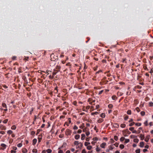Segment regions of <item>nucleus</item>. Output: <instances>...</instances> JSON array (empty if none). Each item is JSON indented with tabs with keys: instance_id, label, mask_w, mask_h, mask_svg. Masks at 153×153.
<instances>
[{
	"instance_id": "nucleus-1",
	"label": "nucleus",
	"mask_w": 153,
	"mask_h": 153,
	"mask_svg": "<svg viewBox=\"0 0 153 153\" xmlns=\"http://www.w3.org/2000/svg\"><path fill=\"white\" fill-rule=\"evenodd\" d=\"M71 133V131L69 129H67L65 131V134L67 135H70Z\"/></svg>"
},
{
	"instance_id": "nucleus-2",
	"label": "nucleus",
	"mask_w": 153,
	"mask_h": 153,
	"mask_svg": "<svg viewBox=\"0 0 153 153\" xmlns=\"http://www.w3.org/2000/svg\"><path fill=\"white\" fill-rule=\"evenodd\" d=\"M0 129L2 130H5L6 129V127L2 125H0Z\"/></svg>"
},
{
	"instance_id": "nucleus-3",
	"label": "nucleus",
	"mask_w": 153,
	"mask_h": 153,
	"mask_svg": "<svg viewBox=\"0 0 153 153\" xmlns=\"http://www.w3.org/2000/svg\"><path fill=\"white\" fill-rule=\"evenodd\" d=\"M1 146L3 147V148L1 149L3 150H4L6 149L7 146L4 143H2L1 145Z\"/></svg>"
},
{
	"instance_id": "nucleus-4",
	"label": "nucleus",
	"mask_w": 153,
	"mask_h": 153,
	"mask_svg": "<svg viewBox=\"0 0 153 153\" xmlns=\"http://www.w3.org/2000/svg\"><path fill=\"white\" fill-rule=\"evenodd\" d=\"M37 141V139H34L33 140L32 144L33 145H34L36 144Z\"/></svg>"
},
{
	"instance_id": "nucleus-5",
	"label": "nucleus",
	"mask_w": 153,
	"mask_h": 153,
	"mask_svg": "<svg viewBox=\"0 0 153 153\" xmlns=\"http://www.w3.org/2000/svg\"><path fill=\"white\" fill-rule=\"evenodd\" d=\"M53 71H53V76H54V75H56V74L59 71V70L57 71L56 70V69H55Z\"/></svg>"
},
{
	"instance_id": "nucleus-6",
	"label": "nucleus",
	"mask_w": 153,
	"mask_h": 153,
	"mask_svg": "<svg viewBox=\"0 0 153 153\" xmlns=\"http://www.w3.org/2000/svg\"><path fill=\"white\" fill-rule=\"evenodd\" d=\"M106 145V143H102L100 145V147L102 148H104L105 146Z\"/></svg>"
},
{
	"instance_id": "nucleus-7",
	"label": "nucleus",
	"mask_w": 153,
	"mask_h": 153,
	"mask_svg": "<svg viewBox=\"0 0 153 153\" xmlns=\"http://www.w3.org/2000/svg\"><path fill=\"white\" fill-rule=\"evenodd\" d=\"M149 137L150 136L149 135H148L146 137V138L145 139V141L147 142H148L149 141Z\"/></svg>"
},
{
	"instance_id": "nucleus-8",
	"label": "nucleus",
	"mask_w": 153,
	"mask_h": 153,
	"mask_svg": "<svg viewBox=\"0 0 153 153\" xmlns=\"http://www.w3.org/2000/svg\"><path fill=\"white\" fill-rule=\"evenodd\" d=\"M113 126L114 127L118 128L119 127V125L117 123H114L113 124Z\"/></svg>"
},
{
	"instance_id": "nucleus-9",
	"label": "nucleus",
	"mask_w": 153,
	"mask_h": 153,
	"mask_svg": "<svg viewBox=\"0 0 153 153\" xmlns=\"http://www.w3.org/2000/svg\"><path fill=\"white\" fill-rule=\"evenodd\" d=\"M104 120L102 118H100L97 120V122L99 123H101Z\"/></svg>"
},
{
	"instance_id": "nucleus-10",
	"label": "nucleus",
	"mask_w": 153,
	"mask_h": 153,
	"mask_svg": "<svg viewBox=\"0 0 153 153\" xmlns=\"http://www.w3.org/2000/svg\"><path fill=\"white\" fill-rule=\"evenodd\" d=\"M85 136L84 134H82L81 135V139L82 140H84L85 138Z\"/></svg>"
},
{
	"instance_id": "nucleus-11",
	"label": "nucleus",
	"mask_w": 153,
	"mask_h": 153,
	"mask_svg": "<svg viewBox=\"0 0 153 153\" xmlns=\"http://www.w3.org/2000/svg\"><path fill=\"white\" fill-rule=\"evenodd\" d=\"M144 143L143 142H141L140 143V146L141 147H143L144 146Z\"/></svg>"
},
{
	"instance_id": "nucleus-12",
	"label": "nucleus",
	"mask_w": 153,
	"mask_h": 153,
	"mask_svg": "<svg viewBox=\"0 0 153 153\" xmlns=\"http://www.w3.org/2000/svg\"><path fill=\"white\" fill-rule=\"evenodd\" d=\"M80 138V135L79 134H76L75 136V138L76 140H78Z\"/></svg>"
},
{
	"instance_id": "nucleus-13",
	"label": "nucleus",
	"mask_w": 153,
	"mask_h": 153,
	"mask_svg": "<svg viewBox=\"0 0 153 153\" xmlns=\"http://www.w3.org/2000/svg\"><path fill=\"white\" fill-rule=\"evenodd\" d=\"M2 107L3 108H7V106L6 104L5 103H2Z\"/></svg>"
},
{
	"instance_id": "nucleus-14",
	"label": "nucleus",
	"mask_w": 153,
	"mask_h": 153,
	"mask_svg": "<svg viewBox=\"0 0 153 153\" xmlns=\"http://www.w3.org/2000/svg\"><path fill=\"white\" fill-rule=\"evenodd\" d=\"M111 98H112V99L114 100H116L117 99V97L115 95H113V96H112Z\"/></svg>"
},
{
	"instance_id": "nucleus-15",
	"label": "nucleus",
	"mask_w": 153,
	"mask_h": 153,
	"mask_svg": "<svg viewBox=\"0 0 153 153\" xmlns=\"http://www.w3.org/2000/svg\"><path fill=\"white\" fill-rule=\"evenodd\" d=\"M140 139L141 140H143L144 138V135H143L142 134H140Z\"/></svg>"
},
{
	"instance_id": "nucleus-16",
	"label": "nucleus",
	"mask_w": 153,
	"mask_h": 153,
	"mask_svg": "<svg viewBox=\"0 0 153 153\" xmlns=\"http://www.w3.org/2000/svg\"><path fill=\"white\" fill-rule=\"evenodd\" d=\"M16 128V126L15 125H13L11 127V129L12 130H15Z\"/></svg>"
},
{
	"instance_id": "nucleus-17",
	"label": "nucleus",
	"mask_w": 153,
	"mask_h": 153,
	"mask_svg": "<svg viewBox=\"0 0 153 153\" xmlns=\"http://www.w3.org/2000/svg\"><path fill=\"white\" fill-rule=\"evenodd\" d=\"M27 152V150L26 149L24 148L22 149V152H23L24 153H25Z\"/></svg>"
},
{
	"instance_id": "nucleus-18",
	"label": "nucleus",
	"mask_w": 153,
	"mask_h": 153,
	"mask_svg": "<svg viewBox=\"0 0 153 153\" xmlns=\"http://www.w3.org/2000/svg\"><path fill=\"white\" fill-rule=\"evenodd\" d=\"M48 153H51L52 152V150L50 149H48L46 151Z\"/></svg>"
},
{
	"instance_id": "nucleus-19",
	"label": "nucleus",
	"mask_w": 153,
	"mask_h": 153,
	"mask_svg": "<svg viewBox=\"0 0 153 153\" xmlns=\"http://www.w3.org/2000/svg\"><path fill=\"white\" fill-rule=\"evenodd\" d=\"M149 106L150 107L153 106V102H150L149 104Z\"/></svg>"
},
{
	"instance_id": "nucleus-20",
	"label": "nucleus",
	"mask_w": 153,
	"mask_h": 153,
	"mask_svg": "<svg viewBox=\"0 0 153 153\" xmlns=\"http://www.w3.org/2000/svg\"><path fill=\"white\" fill-rule=\"evenodd\" d=\"M127 113L128 115H131V111L130 110H128L127 112Z\"/></svg>"
},
{
	"instance_id": "nucleus-21",
	"label": "nucleus",
	"mask_w": 153,
	"mask_h": 153,
	"mask_svg": "<svg viewBox=\"0 0 153 153\" xmlns=\"http://www.w3.org/2000/svg\"><path fill=\"white\" fill-rule=\"evenodd\" d=\"M105 114L104 113H102L100 115V117L103 118H104L105 117Z\"/></svg>"
},
{
	"instance_id": "nucleus-22",
	"label": "nucleus",
	"mask_w": 153,
	"mask_h": 153,
	"mask_svg": "<svg viewBox=\"0 0 153 153\" xmlns=\"http://www.w3.org/2000/svg\"><path fill=\"white\" fill-rule=\"evenodd\" d=\"M139 140L137 138L134 139V142L135 143H138L139 142Z\"/></svg>"
},
{
	"instance_id": "nucleus-23",
	"label": "nucleus",
	"mask_w": 153,
	"mask_h": 153,
	"mask_svg": "<svg viewBox=\"0 0 153 153\" xmlns=\"http://www.w3.org/2000/svg\"><path fill=\"white\" fill-rule=\"evenodd\" d=\"M108 107L109 108H112L113 107V105L112 104H109L108 105Z\"/></svg>"
},
{
	"instance_id": "nucleus-24",
	"label": "nucleus",
	"mask_w": 153,
	"mask_h": 153,
	"mask_svg": "<svg viewBox=\"0 0 153 153\" xmlns=\"http://www.w3.org/2000/svg\"><path fill=\"white\" fill-rule=\"evenodd\" d=\"M12 133H13V131L11 130H8L7 131V133L9 134H12Z\"/></svg>"
},
{
	"instance_id": "nucleus-25",
	"label": "nucleus",
	"mask_w": 153,
	"mask_h": 153,
	"mask_svg": "<svg viewBox=\"0 0 153 153\" xmlns=\"http://www.w3.org/2000/svg\"><path fill=\"white\" fill-rule=\"evenodd\" d=\"M125 126H126V124L124 123L120 125V127L122 128H124L125 127Z\"/></svg>"
},
{
	"instance_id": "nucleus-26",
	"label": "nucleus",
	"mask_w": 153,
	"mask_h": 153,
	"mask_svg": "<svg viewBox=\"0 0 153 153\" xmlns=\"http://www.w3.org/2000/svg\"><path fill=\"white\" fill-rule=\"evenodd\" d=\"M145 113L144 111H142L140 112V114L142 116H143L145 115Z\"/></svg>"
},
{
	"instance_id": "nucleus-27",
	"label": "nucleus",
	"mask_w": 153,
	"mask_h": 153,
	"mask_svg": "<svg viewBox=\"0 0 153 153\" xmlns=\"http://www.w3.org/2000/svg\"><path fill=\"white\" fill-rule=\"evenodd\" d=\"M22 143H20L17 144V146L19 147H20L22 146Z\"/></svg>"
},
{
	"instance_id": "nucleus-28",
	"label": "nucleus",
	"mask_w": 153,
	"mask_h": 153,
	"mask_svg": "<svg viewBox=\"0 0 153 153\" xmlns=\"http://www.w3.org/2000/svg\"><path fill=\"white\" fill-rule=\"evenodd\" d=\"M124 146L123 144H121L120 145V147L121 149H123L124 148Z\"/></svg>"
},
{
	"instance_id": "nucleus-29",
	"label": "nucleus",
	"mask_w": 153,
	"mask_h": 153,
	"mask_svg": "<svg viewBox=\"0 0 153 153\" xmlns=\"http://www.w3.org/2000/svg\"><path fill=\"white\" fill-rule=\"evenodd\" d=\"M140 149H138L136 150L135 152L136 153H140Z\"/></svg>"
},
{
	"instance_id": "nucleus-30",
	"label": "nucleus",
	"mask_w": 153,
	"mask_h": 153,
	"mask_svg": "<svg viewBox=\"0 0 153 153\" xmlns=\"http://www.w3.org/2000/svg\"><path fill=\"white\" fill-rule=\"evenodd\" d=\"M92 148V147L91 146H88L87 147V149L89 150H91Z\"/></svg>"
},
{
	"instance_id": "nucleus-31",
	"label": "nucleus",
	"mask_w": 153,
	"mask_h": 153,
	"mask_svg": "<svg viewBox=\"0 0 153 153\" xmlns=\"http://www.w3.org/2000/svg\"><path fill=\"white\" fill-rule=\"evenodd\" d=\"M125 138L124 137H122L120 139V140L121 141H123L125 140Z\"/></svg>"
},
{
	"instance_id": "nucleus-32",
	"label": "nucleus",
	"mask_w": 153,
	"mask_h": 153,
	"mask_svg": "<svg viewBox=\"0 0 153 153\" xmlns=\"http://www.w3.org/2000/svg\"><path fill=\"white\" fill-rule=\"evenodd\" d=\"M61 67L60 66L57 65L56 66V69H57V71H59V69H60Z\"/></svg>"
},
{
	"instance_id": "nucleus-33",
	"label": "nucleus",
	"mask_w": 153,
	"mask_h": 153,
	"mask_svg": "<svg viewBox=\"0 0 153 153\" xmlns=\"http://www.w3.org/2000/svg\"><path fill=\"white\" fill-rule=\"evenodd\" d=\"M135 125L136 126H140L141 125V123H136Z\"/></svg>"
},
{
	"instance_id": "nucleus-34",
	"label": "nucleus",
	"mask_w": 153,
	"mask_h": 153,
	"mask_svg": "<svg viewBox=\"0 0 153 153\" xmlns=\"http://www.w3.org/2000/svg\"><path fill=\"white\" fill-rule=\"evenodd\" d=\"M125 143H127L130 141V140L129 139H125Z\"/></svg>"
},
{
	"instance_id": "nucleus-35",
	"label": "nucleus",
	"mask_w": 153,
	"mask_h": 153,
	"mask_svg": "<svg viewBox=\"0 0 153 153\" xmlns=\"http://www.w3.org/2000/svg\"><path fill=\"white\" fill-rule=\"evenodd\" d=\"M128 116H127V115H125V117H124V120H127L128 119Z\"/></svg>"
},
{
	"instance_id": "nucleus-36",
	"label": "nucleus",
	"mask_w": 153,
	"mask_h": 153,
	"mask_svg": "<svg viewBox=\"0 0 153 153\" xmlns=\"http://www.w3.org/2000/svg\"><path fill=\"white\" fill-rule=\"evenodd\" d=\"M136 110L138 112H139L140 111V108H138V107H136Z\"/></svg>"
},
{
	"instance_id": "nucleus-37",
	"label": "nucleus",
	"mask_w": 153,
	"mask_h": 153,
	"mask_svg": "<svg viewBox=\"0 0 153 153\" xmlns=\"http://www.w3.org/2000/svg\"><path fill=\"white\" fill-rule=\"evenodd\" d=\"M90 143L89 142H85V146H87L88 145L90 144Z\"/></svg>"
},
{
	"instance_id": "nucleus-38",
	"label": "nucleus",
	"mask_w": 153,
	"mask_h": 153,
	"mask_svg": "<svg viewBox=\"0 0 153 153\" xmlns=\"http://www.w3.org/2000/svg\"><path fill=\"white\" fill-rule=\"evenodd\" d=\"M8 119H6L5 120H4L3 121V123H6L7 122H8Z\"/></svg>"
},
{
	"instance_id": "nucleus-39",
	"label": "nucleus",
	"mask_w": 153,
	"mask_h": 153,
	"mask_svg": "<svg viewBox=\"0 0 153 153\" xmlns=\"http://www.w3.org/2000/svg\"><path fill=\"white\" fill-rule=\"evenodd\" d=\"M32 152L34 153H36L37 152V150L36 149H33L32 150Z\"/></svg>"
},
{
	"instance_id": "nucleus-40",
	"label": "nucleus",
	"mask_w": 153,
	"mask_h": 153,
	"mask_svg": "<svg viewBox=\"0 0 153 153\" xmlns=\"http://www.w3.org/2000/svg\"><path fill=\"white\" fill-rule=\"evenodd\" d=\"M129 130H130L132 132V131H133L134 129V128L133 127H130L129 128Z\"/></svg>"
},
{
	"instance_id": "nucleus-41",
	"label": "nucleus",
	"mask_w": 153,
	"mask_h": 153,
	"mask_svg": "<svg viewBox=\"0 0 153 153\" xmlns=\"http://www.w3.org/2000/svg\"><path fill=\"white\" fill-rule=\"evenodd\" d=\"M135 124V123L134 122H132V123H131L129 125V126H133Z\"/></svg>"
},
{
	"instance_id": "nucleus-42",
	"label": "nucleus",
	"mask_w": 153,
	"mask_h": 153,
	"mask_svg": "<svg viewBox=\"0 0 153 153\" xmlns=\"http://www.w3.org/2000/svg\"><path fill=\"white\" fill-rule=\"evenodd\" d=\"M136 88L138 89H141L142 88V86L138 85L136 86Z\"/></svg>"
},
{
	"instance_id": "nucleus-43",
	"label": "nucleus",
	"mask_w": 153,
	"mask_h": 153,
	"mask_svg": "<svg viewBox=\"0 0 153 153\" xmlns=\"http://www.w3.org/2000/svg\"><path fill=\"white\" fill-rule=\"evenodd\" d=\"M126 133L128 134H131V132H130L128 130V129H126Z\"/></svg>"
},
{
	"instance_id": "nucleus-44",
	"label": "nucleus",
	"mask_w": 153,
	"mask_h": 153,
	"mask_svg": "<svg viewBox=\"0 0 153 153\" xmlns=\"http://www.w3.org/2000/svg\"><path fill=\"white\" fill-rule=\"evenodd\" d=\"M109 148L110 150H112L114 149V148L111 146H109Z\"/></svg>"
},
{
	"instance_id": "nucleus-45",
	"label": "nucleus",
	"mask_w": 153,
	"mask_h": 153,
	"mask_svg": "<svg viewBox=\"0 0 153 153\" xmlns=\"http://www.w3.org/2000/svg\"><path fill=\"white\" fill-rule=\"evenodd\" d=\"M114 139L116 141H117L118 140V137L117 136H114Z\"/></svg>"
},
{
	"instance_id": "nucleus-46",
	"label": "nucleus",
	"mask_w": 153,
	"mask_h": 153,
	"mask_svg": "<svg viewBox=\"0 0 153 153\" xmlns=\"http://www.w3.org/2000/svg\"><path fill=\"white\" fill-rule=\"evenodd\" d=\"M2 86L5 89L7 88L8 87L5 85H2Z\"/></svg>"
},
{
	"instance_id": "nucleus-47",
	"label": "nucleus",
	"mask_w": 153,
	"mask_h": 153,
	"mask_svg": "<svg viewBox=\"0 0 153 153\" xmlns=\"http://www.w3.org/2000/svg\"><path fill=\"white\" fill-rule=\"evenodd\" d=\"M79 143L78 141H75L74 142V144L75 145L79 144Z\"/></svg>"
},
{
	"instance_id": "nucleus-48",
	"label": "nucleus",
	"mask_w": 153,
	"mask_h": 153,
	"mask_svg": "<svg viewBox=\"0 0 153 153\" xmlns=\"http://www.w3.org/2000/svg\"><path fill=\"white\" fill-rule=\"evenodd\" d=\"M100 149L98 147H97L96 148V150L97 152H98L100 151Z\"/></svg>"
},
{
	"instance_id": "nucleus-49",
	"label": "nucleus",
	"mask_w": 153,
	"mask_h": 153,
	"mask_svg": "<svg viewBox=\"0 0 153 153\" xmlns=\"http://www.w3.org/2000/svg\"><path fill=\"white\" fill-rule=\"evenodd\" d=\"M93 140L94 141H97L98 140V138L97 137H94Z\"/></svg>"
},
{
	"instance_id": "nucleus-50",
	"label": "nucleus",
	"mask_w": 153,
	"mask_h": 153,
	"mask_svg": "<svg viewBox=\"0 0 153 153\" xmlns=\"http://www.w3.org/2000/svg\"><path fill=\"white\" fill-rule=\"evenodd\" d=\"M73 128L74 130H77L78 129V128L76 125H75L74 126Z\"/></svg>"
},
{
	"instance_id": "nucleus-51",
	"label": "nucleus",
	"mask_w": 153,
	"mask_h": 153,
	"mask_svg": "<svg viewBox=\"0 0 153 153\" xmlns=\"http://www.w3.org/2000/svg\"><path fill=\"white\" fill-rule=\"evenodd\" d=\"M77 102L76 101H74L73 102V104L75 105H77Z\"/></svg>"
},
{
	"instance_id": "nucleus-52",
	"label": "nucleus",
	"mask_w": 153,
	"mask_h": 153,
	"mask_svg": "<svg viewBox=\"0 0 153 153\" xmlns=\"http://www.w3.org/2000/svg\"><path fill=\"white\" fill-rule=\"evenodd\" d=\"M90 134V133L89 131H87L86 132V134L87 136H88Z\"/></svg>"
},
{
	"instance_id": "nucleus-53",
	"label": "nucleus",
	"mask_w": 153,
	"mask_h": 153,
	"mask_svg": "<svg viewBox=\"0 0 153 153\" xmlns=\"http://www.w3.org/2000/svg\"><path fill=\"white\" fill-rule=\"evenodd\" d=\"M83 132H86L87 131V128H84L83 130Z\"/></svg>"
},
{
	"instance_id": "nucleus-54",
	"label": "nucleus",
	"mask_w": 153,
	"mask_h": 153,
	"mask_svg": "<svg viewBox=\"0 0 153 153\" xmlns=\"http://www.w3.org/2000/svg\"><path fill=\"white\" fill-rule=\"evenodd\" d=\"M82 153H86V151L85 149H83L82 151Z\"/></svg>"
},
{
	"instance_id": "nucleus-55",
	"label": "nucleus",
	"mask_w": 153,
	"mask_h": 153,
	"mask_svg": "<svg viewBox=\"0 0 153 153\" xmlns=\"http://www.w3.org/2000/svg\"><path fill=\"white\" fill-rule=\"evenodd\" d=\"M101 72H102V71H101L100 70H99V71H98L97 72L95 73V74L96 75V74H99Z\"/></svg>"
},
{
	"instance_id": "nucleus-56",
	"label": "nucleus",
	"mask_w": 153,
	"mask_h": 153,
	"mask_svg": "<svg viewBox=\"0 0 153 153\" xmlns=\"http://www.w3.org/2000/svg\"><path fill=\"white\" fill-rule=\"evenodd\" d=\"M82 130L81 129H79L77 131V133L78 134H80L82 132Z\"/></svg>"
},
{
	"instance_id": "nucleus-57",
	"label": "nucleus",
	"mask_w": 153,
	"mask_h": 153,
	"mask_svg": "<svg viewBox=\"0 0 153 153\" xmlns=\"http://www.w3.org/2000/svg\"><path fill=\"white\" fill-rule=\"evenodd\" d=\"M119 143H116L114 144V145L116 147H117L118 146Z\"/></svg>"
},
{
	"instance_id": "nucleus-58",
	"label": "nucleus",
	"mask_w": 153,
	"mask_h": 153,
	"mask_svg": "<svg viewBox=\"0 0 153 153\" xmlns=\"http://www.w3.org/2000/svg\"><path fill=\"white\" fill-rule=\"evenodd\" d=\"M102 62L103 63H106V60L105 59H103L102 60Z\"/></svg>"
},
{
	"instance_id": "nucleus-59",
	"label": "nucleus",
	"mask_w": 153,
	"mask_h": 153,
	"mask_svg": "<svg viewBox=\"0 0 153 153\" xmlns=\"http://www.w3.org/2000/svg\"><path fill=\"white\" fill-rule=\"evenodd\" d=\"M144 124L146 126H148V121L146 120V121L144 123Z\"/></svg>"
},
{
	"instance_id": "nucleus-60",
	"label": "nucleus",
	"mask_w": 153,
	"mask_h": 153,
	"mask_svg": "<svg viewBox=\"0 0 153 153\" xmlns=\"http://www.w3.org/2000/svg\"><path fill=\"white\" fill-rule=\"evenodd\" d=\"M97 114H98V112H94V113H91V114L92 115H93L94 114L97 115Z\"/></svg>"
},
{
	"instance_id": "nucleus-61",
	"label": "nucleus",
	"mask_w": 153,
	"mask_h": 153,
	"mask_svg": "<svg viewBox=\"0 0 153 153\" xmlns=\"http://www.w3.org/2000/svg\"><path fill=\"white\" fill-rule=\"evenodd\" d=\"M35 134V132L33 131H32L31 132V134L32 135H34Z\"/></svg>"
},
{
	"instance_id": "nucleus-62",
	"label": "nucleus",
	"mask_w": 153,
	"mask_h": 153,
	"mask_svg": "<svg viewBox=\"0 0 153 153\" xmlns=\"http://www.w3.org/2000/svg\"><path fill=\"white\" fill-rule=\"evenodd\" d=\"M130 137L132 138H134L136 137V136L134 135H131Z\"/></svg>"
},
{
	"instance_id": "nucleus-63",
	"label": "nucleus",
	"mask_w": 153,
	"mask_h": 153,
	"mask_svg": "<svg viewBox=\"0 0 153 153\" xmlns=\"http://www.w3.org/2000/svg\"><path fill=\"white\" fill-rule=\"evenodd\" d=\"M103 92V90H101V91H100L99 92V93H98V94L100 95Z\"/></svg>"
},
{
	"instance_id": "nucleus-64",
	"label": "nucleus",
	"mask_w": 153,
	"mask_h": 153,
	"mask_svg": "<svg viewBox=\"0 0 153 153\" xmlns=\"http://www.w3.org/2000/svg\"><path fill=\"white\" fill-rule=\"evenodd\" d=\"M0 133L2 134H5V133L4 131H0Z\"/></svg>"
}]
</instances>
